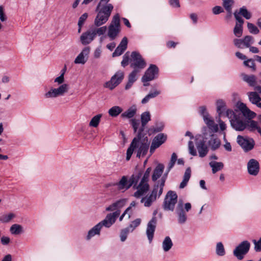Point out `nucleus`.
<instances>
[{
    "label": "nucleus",
    "mask_w": 261,
    "mask_h": 261,
    "mask_svg": "<svg viewBox=\"0 0 261 261\" xmlns=\"http://www.w3.org/2000/svg\"><path fill=\"white\" fill-rule=\"evenodd\" d=\"M160 93L159 91L155 90L153 92L149 93L146 96H145L142 100V103H146L150 98H153L159 95Z\"/></svg>",
    "instance_id": "nucleus-46"
},
{
    "label": "nucleus",
    "mask_w": 261,
    "mask_h": 261,
    "mask_svg": "<svg viewBox=\"0 0 261 261\" xmlns=\"http://www.w3.org/2000/svg\"><path fill=\"white\" fill-rule=\"evenodd\" d=\"M249 248L250 243L247 241H243L234 250L233 254L238 259L241 260L248 252Z\"/></svg>",
    "instance_id": "nucleus-9"
},
{
    "label": "nucleus",
    "mask_w": 261,
    "mask_h": 261,
    "mask_svg": "<svg viewBox=\"0 0 261 261\" xmlns=\"http://www.w3.org/2000/svg\"><path fill=\"white\" fill-rule=\"evenodd\" d=\"M89 53V48H85L77 56L74 60L75 64H84L87 60L88 55Z\"/></svg>",
    "instance_id": "nucleus-24"
},
{
    "label": "nucleus",
    "mask_w": 261,
    "mask_h": 261,
    "mask_svg": "<svg viewBox=\"0 0 261 261\" xmlns=\"http://www.w3.org/2000/svg\"><path fill=\"white\" fill-rule=\"evenodd\" d=\"M165 182V178H162L160 182L154 186L150 194L155 196L156 198L160 197L163 193Z\"/></svg>",
    "instance_id": "nucleus-21"
},
{
    "label": "nucleus",
    "mask_w": 261,
    "mask_h": 261,
    "mask_svg": "<svg viewBox=\"0 0 261 261\" xmlns=\"http://www.w3.org/2000/svg\"><path fill=\"white\" fill-rule=\"evenodd\" d=\"M208 144L212 149L215 150L220 147L221 141L218 138L212 136Z\"/></svg>",
    "instance_id": "nucleus-32"
},
{
    "label": "nucleus",
    "mask_w": 261,
    "mask_h": 261,
    "mask_svg": "<svg viewBox=\"0 0 261 261\" xmlns=\"http://www.w3.org/2000/svg\"><path fill=\"white\" fill-rule=\"evenodd\" d=\"M247 28L250 33L257 34L259 33V30L257 27L253 23L250 22L247 23Z\"/></svg>",
    "instance_id": "nucleus-48"
},
{
    "label": "nucleus",
    "mask_w": 261,
    "mask_h": 261,
    "mask_svg": "<svg viewBox=\"0 0 261 261\" xmlns=\"http://www.w3.org/2000/svg\"><path fill=\"white\" fill-rule=\"evenodd\" d=\"M120 214V211L109 214L107 215L105 219L99 223H101V227L104 226L106 227H109L115 222L117 217L119 216Z\"/></svg>",
    "instance_id": "nucleus-15"
},
{
    "label": "nucleus",
    "mask_w": 261,
    "mask_h": 261,
    "mask_svg": "<svg viewBox=\"0 0 261 261\" xmlns=\"http://www.w3.org/2000/svg\"><path fill=\"white\" fill-rule=\"evenodd\" d=\"M137 191L134 193L136 198H139L148 192L150 186L148 182L141 180L139 184L134 185Z\"/></svg>",
    "instance_id": "nucleus-10"
},
{
    "label": "nucleus",
    "mask_w": 261,
    "mask_h": 261,
    "mask_svg": "<svg viewBox=\"0 0 261 261\" xmlns=\"http://www.w3.org/2000/svg\"><path fill=\"white\" fill-rule=\"evenodd\" d=\"M240 13L247 19L251 18L250 13L245 8H241L240 9Z\"/></svg>",
    "instance_id": "nucleus-50"
},
{
    "label": "nucleus",
    "mask_w": 261,
    "mask_h": 261,
    "mask_svg": "<svg viewBox=\"0 0 261 261\" xmlns=\"http://www.w3.org/2000/svg\"><path fill=\"white\" fill-rule=\"evenodd\" d=\"M120 202L117 201L115 203H112L109 206L106 207V210L108 212L114 211H119V208H120Z\"/></svg>",
    "instance_id": "nucleus-44"
},
{
    "label": "nucleus",
    "mask_w": 261,
    "mask_h": 261,
    "mask_svg": "<svg viewBox=\"0 0 261 261\" xmlns=\"http://www.w3.org/2000/svg\"><path fill=\"white\" fill-rule=\"evenodd\" d=\"M244 64L245 66L251 68L252 70L255 71L256 70L255 64L253 60L251 59H247L244 61Z\"/></svg>",
    "instance_id": "nucleus-47"
},
{
    "label": "nucleus",
    "mask_w": 261,
    "mask_h": 261,
    "mask_svg": "<svg viewBox=\"0 0 261 261\" xmlns=\"http://www.w3.org/2000/svg\"><path fill=\"white\" fill-rule=\"evenodd\" d=\"M237 108L241 112L243 115L249 119L254 118L256 114L254 112L251 111L246 106V105L241 101H238L236 103Z\"/></svg>",
    "instance_id": "nucleus-14"
},
{
    "label": "nucleus",
    "mask_w": 261,
    "mask_h": 261,
    "mask_svg": "<svg viewBox=\"0 0 261 261\" xmlns=\"http://www.w3.org/2000/svg\"><path fill=\"white\" fill-rule=\"evenodd\" d=\"M167 139V136L164 134H159L155 137L151 143L150 151L153 152L155 149L163 144Z\"/></svg>",
    "instance_id": "nucleus-16"
},
{
    "label": "nucleus",
    "mask_w": 261,
    "mask_h": 261,
    "mask_svg": "<svg viewBox=\"0 0 261 261\" xmlns=\"http://www.w3.org/2000/svg\"><path fill=\"white\" fill-rule=\"evenodd\" d=\"M151 171V168L150 167L147 168L141 180L148 182Z\"/></svg>",
    "instance_id": "nucleus-52"
},
{
    "label": "nucleus",
    "mask_w": 261,
    "mask_h": 261,
    "mask_svg": "<svg viewBox=\"0 0 261 261\" xmlns=\"http://www.w3.org/2000/svg\"><path fill=\"white\" fill-rule=\"evenodd\" d=\"M150 120V115L149 112H145L143 113L141 115V121L142 127L140 129V133L144 130V127L146 124Z\"/></svg>",
    "instance_id": "nucleus-29"
},
{
    "label": "nucleus",
    "mask_w": 261,
    "mask_h": 261,
    "mask_svg": "<svg viewBox=\"0 0 261 261\" xmlns=\"http://www.w3.org/2000/svg\"><path fill=\"white\" fill-rule=\"evenodd\" d=\"M110 0H100L97 4L95 11L97 15L94 24L96 27L101 26L108 21L114 7L109 3Z\"/></svg>",
    "instance_id": "nucleus-1"
},
{
    "label": "nucleus",
    "mask_w": 261,
    "mask_h": 261,
    "mask_svg": "<svg viewBox=\"0 0 261 261\" xmlns=\"http://www.w3.org/2000/svg\"><path fill=\"white\" fill-rule=\"evenodd\" d=\"M156 199V198L155 196L150 194L149 195L142 197L141 201L144 203L145 206L148 207L150 206Z\"/></svg>",
    "instance_id": "nucleus-30"
},
{
    "label": "nucleus",
    "mask_w": 261,
    "mask_h": 261,
    "mask_svg": "<svg viewBox=\"0 0 261 261\" xmlns=\"http://www.w3.org/2000/svg\"><path fill=\"white\" fill-rule=\"evenodd\" d=\"M10 231L12 234H17L22 231V228L18 224H13L10 227Z\"/></svg>",
    "instance_id": "nucleus-43"
},
{
    "label": "nucleus",
    "mask_w": 261,
    "mask_h": 261,
    "mask_svg": "<svg viewBox=\"0 0 261 261\" xmlns=\"http://www.w3.org/2000/svg\"><path fill=\"white\" fill-rule=\"evenodd\" d=\"M123 109L118 106L112 107L109 110L108 113L112 117H116L122 113Z\"/></svg>",
    "instance_id": "nucleus-28"
},
{
    "label": "nucleus",
    "mask_w": 261,
    "mask_h": 261,
    "mask_svg": "<svg viewBox=\"0 0 261 261\" xmlns=\"http://www.w3.org/2000/svg\"><path fill=\"white\" fill-rule=\"evenodd\" d=\"M141 174V173H139L138 177L133 175L129 179L125 176H122L117 184L118 188L121 190H126L133 185H136L138 182V178Z\"/></svg>",
    "instance_id": "nucleus-7"
},
{
    "label": "nucleus",
    "mask_w": 261,
    "mask_h": 261,
    "mask_svg": "<svg viewBox=\"0 0 261 261\" xmlns=\"http://www.w3.org/2000/svg\"><path fill=\"white\" fill-rule=\"evenodd\" d=\"M1 242L3 245H7L10 242V238L8 237H3L1 238Z\"/></svg>",
    "instance_id": "nucleus-63"
},
{
    "label": "nucleus",
    "mask_w": 261,
    "mask_h": 261,
    "mask_svg": "<svg viewBox=\"0 0 261 261\" xmlns=\"http://www.w3.org/2000/svg\"><path fill=\"white\" fill-rule=\"evenodd\" d=\"M137 113V108L135 105H133L128 108L125 111L122 112L120 115L121 119L123 120L134 119Z\"/></svg>",
    "instance_id": "nucleus-18"
},
{
    "label": "nucleus",
    "mask_w": 261,
    "mask_h": 261,
    "mask_svg": "<svg viewBox=\"0 0 261 261\" xmlns=\"http://www.w3.org/2000/svg\"><path fill=\"white\" fill-rule=\"evenodd\" d=\"M95 36V33L92 32H87L82 34L81 37V40L83 44H87L89 43Z\"/></svg>",
    "instance_id": "nucleus-27"
},
{
    "label": "nucleus",
    "mask_w": 261,
    "mask_h": 261,
    "mask_svg": "<svg viewBox=\"0 0 261 261\" xmlns=\"http://www.w3.org/2000/svg\"><path fill=\"white\" fill-rule=\"evenodd\" d=\"M195 145H196L197 147L200 157H203L207 154V148L205 146L204 143L201 141H198L197 139H195V142H193V141H190L189 142V149L191 154L194 156H195L197 154Z\"/></svg>",
    "instance_id": "nucleus-4"
},
{
    "label": "nucleus",
    "mask_w": 261,
    "mask_h": 261,
    "mask_svg": "<svg viewBox=\"0 0 261 261\" xmlns=\"http://www.w3.org/2000/svg\"><path fill=\"white\" fill-rule=\"evenodd\" d=\"M131 57L133 62L136 64H142L143 65L145 64V63L142 60L141 56L138 53L136 52H133L132 53Z\"/></svg>",
    "instance_id": "nucleus-37"
},
{
    "label": "nucleus",
    "mask_w": 261,
    "mask_h": 261,
    "mask_svg": "<svg viewBox=\"0 0 261 261\" xmlns=\"http://www.w3.org/2000/svg\"><path fill=\"white\" fill-rule=\"evenodd\" d=\"M208 128L214 132H217L218 131V124H215L214 121L212 122V124L208 126Z\"/></svg>",
    "instance_id": "nucleus-60"
},
{
    "label": "nucleus",
    "mask_w": 261,
    "mask_h": 261,
    "mask_svg": "<svg viewBox=\"0 0 261 261\" xmlns=\"http://www.w3.org/2000/svg\"><path fill=\"white\" fill-rule=\"evenodd\" d=\"M233 14L235 18L237 20V22H236V24H243L244 21L243 19L241 17V16L239 15V13L235 12Z\"/></svg>",
    "instance_id": "nucleus-56"
},
{
    "label": "nucleus",
    "mask_w": 261,
    "mask_h": 261,
    "mask_svg": "<svg viewBox=\"0 0 261 261\" xmlns=\"http://www.w3.org/2000/svg\"><path fill=\"white\" fill-rule=\"evenodd\" d=\"M130 58L128 56H124L123 60L121 62V64L123 66H125L126 65H128L129 62H130Z\"/></svg>",
    "instance_id": "nucleus-59"
},
{
    "label": "nucleus",
    "mask_w": 261,
    "mask_h": 261,
    "mask_svg": "<svg viewBox=\"0 0 261 261\" xmlns=\"http://www.w3.org/2000/svg\"><path fill=\"white\" fill-rule=\"evenodd\" d=\"M237 142L246 151L252 149L254 146V141L252 139L240 135L237 137Z\"/></svg>",
    "instance_id": "nucleus-11"
},
{
    "label": "nucleus",
    "mask_w": 261,
    "mask_h": 261,
    "mask_svg": "<svg viewBox=\"0 0 261 261\" xmlns=\"http://www.w3.org/2000/svg\"><path fill=\"white\" fill-rule=\"evenodd\" d=\"M156 218L155 217H153L147 224L146 234L150 242H151L153 239L156 227Z\"/></svg>",
    "instance_id": "nucleus-19"
},
{
    "label": "nucleus",
    "mask_w": 261,
    "mask_h": 261,
    "mask_svg": "<svg viewBox=\"0 0 261 261\" xmlns=\"http://www.w3.org/2000/svg\"><path fill=\"white\" fill-rule=\"evenodd\" d=\"M172 242L169 237H166L163 242V247L165 251H168L172 246Z\"/></svg>",
    "instance_id": "nucleus-41"
},
{
    "label": "nucleus",
    "mask_w": 261,
    "mask_h": 261,
    "mask_svg": "<svg viewBox=\"0 0 261 261\" xmlns=\"http://www.w3.org/2000/svg\"><path fill=\"white\" fill-rule=\"evenodd\" d=\"M253 39L252 36H245L242 39H235L233 40V43L238 48H241L243 45L246 47H249L250 45L253 43Z\"/></svg>",
    "instance_id": "nucleus-17"
},
{
    "label": "nucleus",
    "mask_w": 261,
    "mask_h": 261,
    "mask_svg": "<svg viewBox=\"0 0 261 261\" xmlns=\"http://www.w3.org/2000/svg\"><path fill=\"white\" fill-rule=\"evenodd\" d=\"M101 117V114H98L94 116L90 120L89 122V126L93 127H97L99 125Z\"/></svg>",
    "instance_id": "nucleus-38"
},
{
    "label": "nucleus",
    "mask_w": 261,
    "mask_h": 261,
    "mask_svg": "<svg viewBox=\"0 0 261 261\" xmlns=\"http://www.w3.org/2000/svg\"><path fill=\"white\" fill-rule=\"evenodd\" d=\"M14 217V215L12 213H10L5 216V217L4 218V221L5 222H8L9 221H10Z\"/></svg>",
    "instance_id": "nucleus-61"
},
{
    "label": "nucleus",
    "mask_w": 261,
    "mask_h": 261,
    "mask_svg": "<svg viewBox=\"0 0 261 261\" xmlns=\"http://www.w3.org/2000/svg\"><path fill=\"white\" fill-rule=\"evenodd\" d=\"M223 1V6L228 12V17L231 16V9L234 3V0H222Z\"/></svg>",
    "instance_id": "nucleus-31"
},
{
    "label": "nucleus",
    "mask_w": 261,
    "mask_h": 261,
    "mask_svg": "<svg viewBox=\"0 0 261 261\" xmlns=\"http://www.w3.org/2000/svg\"><path fill=\"white\" fill-rule=\"evenodd\" d=\"M176 155L175 153L172 154L170 161V168L172 167L176 160Z\"/></svg>",
    "instance_id": "nucleus-62"
},
{
    "label": "nucleus",
    "mask_w": 261,
    "mask_h": 261,
    "mask_svg": "<svg viewBox=\"0 0 261 261\" xmlns=\"http://www.w3.org/2000/svg\"><path fill=\"white\" fill-rule=\"evenodd\" d=\"M137 73V71L134 70L133 71L129 76L128 83L126 86L125 89H128L131 86L132 84L136 80V75Z\"/></svg>",
    "instance_id": "nucleus-45"
},
{
    "label": "nucleus",
    "mask_w": 261,
    "mask_h": 261,
    "mask_svg": "<svg viewBox=\"0 0 261 261\" xmlns=\"http://www.w3.org/2000/svg\"><path fill=\"white\" fill-rule=\"evenodd\" d=\"M247 169L248 173L252 175H256L259 170V165L258 162L254 160H250L247 164Z\"/></svg>",
    "instance_id": "nucleus-20"
},
{
    "label": "nucleus",
    "mask_w": 261,
    "mask_h": 261,
    "mask_svg": "<svg viewBox=\"0 0 261 261\" xmlns=\"http://www.w3.org/2000/svg\"><path fill=\"white\" fill-rule=\"evenodd\" d=\"M127 43L128 41L127 38L125 37L123 38L119 45L117 46L115 51L113 53V56L116 57L121 55L126 49Z\"/></svg>",
    "instance_id": "nucleus-23"
},
{
    "label": "nucleus",
    "mask_w": 261,
    "mask_h": 261,
    "mask_svg": "<svg viewBox=\"0 0 261 261\" xmlns=\"http://www.w3.org/2000/svg\"><path fill=\"white\" fill-rule=\"evenodd\" d=\"M216 252L219 255H223L225 253L224 248L222 243L219 242L217 244Z\"/></svg>",
    "instance_id": "nucleus-49"
},
{
    "label": "nucleus",
    "mask_w": 261,
    "mask_h": 261,
    "mask_svg": "<svg viewBox=\"0 0 261 261\" xmlns=\"http://www.w3.org/2000/svg\"><path fill=\"white\" fill-rule=\"evenodd\" d=\"M164 169V166L161 164H159L153 170L151 178L153 181H155L162 175Z\"/></svg>",
    "instance_id": "nucleus-25"
},
{
    "label": "nucleus",
    "mask_w": 261,
    "mask_h": 261,
    "mask_svg": "<svg viewBox=\"0 0 261 261\" xmlns=\"http://www.w3.org/2000/svg\"><path fill=\"white\" fill-rule=\"evenodd\" d=\"M191 174V169L189 168H188L186 169L184 175L183 180L180 184L179 188L180 189H182L186 186L188 181L190 178Z\"/></svg>",
    "instance_id": "nucleus-35"
},
{
    "label": "nucleus",
    "mask_w": 261,
    "mask_h": 261,
    "mask_svg": "<svg viewBox=\"0 0 261 261\" xmlns=\"http://www.w3.org/2000/svg\"><path fill=\"white\" fill-rule=\"evenodd\" d=\"M178 196L173 191H168L164 199L163 207L166 211H173L175 205L177 202Z\"/></svg>",
    "instance_id": "nucleus-5"
},
{
    "label": "nucleus",
    "mask_w": 261,
    "mask_h": 261,
    "mask_svg": "<svg viewBox=\"0 0 261 261\" xmlns=\"http://www.w3.org/2000/svg\"><path fill=\"white\" fill-rule=\"evenodd\" d=\"M88 17L87 13H84L79 18L78 25H83Z\"/></svg>",
    "instance_id": "nucleus-55"
},
{
    "label": "nucleus",
    "mask_w": 261,
    "mask_h": 261,
    "mask_svg": "<svg viewBox=\"0 0 261 261\" xmlns=\"http://www.w3.org/2000/svg\"><path fill=\"white\" fill-rule=\"evenodd\" d=\"M130 123L133 126L134 131L135 133H136L138 129H139L140 126V121L139 120L136 119H132L130 120Z\"/></svg>",
    "instance_id": "nucleus-51"
},
{
    "label": "nucleus",
    "mask_w": 261,
    "mask_h": 261,
    "mask_svg": "<svg viewBox=\"0 0 261 261\" xmlns=\"http://www.w3.org/2000/svg\"><path fill=\"white\" fill-rule=\"evenodd\" d=\"M253 243L254 245V249L256 251H261V238L258 240H253Z\"/></svg>",
    "instance_id": "nucleus-54"
},
{
    "label": "nucleus",
    "mask_w": 261,
    "mask_h": 261,
    "mask_svg": "<svg viewBox=\"0 0 261 261\" xmlns=\"http://www.w3.org/2000/svg\"><path fill=\"white\" fill-rule=\"evenodd\" d=\"M158 73V69L154 65H151L146 71L144 75L142 78V81L144 83V86H147L148 84H145L149 81L152 80Z\"/></svg>",
    "instance_id": "nucleus-12"
},
{
    "label": "nucleus",
    "mask_w": 261,
    "mask_h": 261,
    "mask_svg": "<svg viewBox=\"0 0 261 261\" xmlns=\"http://www.w3.org/2000/svg\"><path fill=\"white\" fill-rule=\"evenodd\" d=\"M209 165L212 169L213 173H215L221 170L224 167L223 164L222 162H217L215 161L211 162Z\"/></svg>",
    "instance_id": "nucleus-36"
},
{
    "label": "nucleus",
    "mask_w": 261,
    "mask_h": 261,
    "mask_svg": "<svg viewBox=\"0 0 261 261\" xmlns=\"http://www.w3.org/2000/svg\"><path fill=\"white\" fill-rule=\"evenodd\" d=\"M101 227V223H98L97 224H96L94 227H93L89 231L87 237V239H90L94 236L96 234H99Z\"/></svg>",
    "instance_id": "nucleus-34"
},
{
    "label": "nucleus",
    "mask_w": 261,
    "mask_h": 261,
    "mask_svg": "<svg viewBox=\"0 0 261 261\" xmlns=\"http://www.w3.org/2000/svg\"><path fill=\"white\" fill-rule=\"evenodd\" d=\"M250 102L261 108V97L256 92H249L247 93Z\"/></svg>",
    "instance_id": "nucleus-22"
},
{
    "label": "nucleus",
    "mask_w": 261,
    "mask_h": 261,
    "mask_svg": "<svg viewBox=\"0 0 261 261\" xmlns=\"http://www.w3.org/2000/svg\"><path fill=\"white\" fill-rule=\"evenodd\" d=\"M120 32V19L118 14H115L108 27V36L114 39Z\"/></svg>",
    "instance_id": "nucleus-6"
},
{
    "label": "nucleus",
    "mask_w": 261,
    "mask_h": 261,
    "mask_svg": "<svg viewBox=\"0 0 261 261\" xmlns=\"http://www.w3.org/2000/svg\"><path fill=\"white\" fill-rule=\"evenodd\" d=\"M248 126L249 129L251 131L256 129L261 135V129L256 121L254 120L248 121Z\"/></svg>",
    "instance_id": "nucleus-40"
},
{
    "label": "nucleus",
    "mask_w": 261,
    "mask_h": 261,
    "mask_svg": "<svg viewBox=\"0 0 261 261\" xmlns=\"http://www.w3.org/2000/svg\"><path fill=\"white\" fill-rule=\"evenodd\" d=\"M233 33L237 37H241L243 35V24H236L233 29Z\"/></svg>",
    "instance_id": "nucleus-42"
},
{
    "label": "nucleus",
    "mask_w": 261,
    "mask_h": 261,
    "mask_svg": "<svg viewBox=\"0 0 261 261\" xmlns=\"http://www.w3.org/2000/svg\"><path fill=\"white\" fill-rule=\"evenodd\" d=\"M176 213L178 215V220L180 223H184L186 220V216L184 213L183 211V202L182 200H179L177 207Z\"/></svg>",
    "instance_id": "nucleus-26"
},
{
    "label": "nucleus",
    "mask_w": 261,
    "mask_h": 261,
    "mask_svg": "<svg viewBox=\"0 0 261 261\" xmlns=\"http://www.w3.org/2000/svg\"><path fill=\"white\" fill-rule=\"evenodd\" d=\"M123 77L124 74L122 72H116L110 81L105 83L104 87L111 90L114 89L122 82Z\"/></svg>",
    "instance_id": "nucleus-8"
},
{
    "label": "nucleus",
    "mask_w": 261,
    "mask_h": 261,
    "mask_svg": "<svg viewBox=\"0 0 261 261\" xmlns=\"http://www.w3.org/2000/svg\"><path fill=\"white\" fill-rule=\"evenodd\" d=\"M64 77L63 75H61L55 80V82L57 83L58 84H61L64 82Z\"/></svg>",
    "instance_id": "nucleus-64"
},
{
    "label": "nucleus",
    "mask_w": 261,
    "mask_h": 261,
    "mask_svg": "<svg viewBox=\"0 0 261 261\" xmlns=\"http://www.w3.org/2000/svg\"><path fill=\"white\" fill-rule=\"evenodd\" d=\"M217 112L219 115H221L224 111L226 108L225 102L221 99H218L216 101Z\"/></svg>",
    "instance_id": "nucleus-39"
},
{
    "label": "nucleus",
    "mask_w": 261,
    "mask_h": 261,
    "mask_svg": "<svg viewBox=\"0 0 261 261\" xmlns=\"http://www.w3.org/2000/svg\"><path fill=\"white\" fill-rule=\"evenodd\" d=\"M226 115L229 119L232 127L237 131H243L247 126V124L232 110H227Z\"/></svg>",
    "instance_id": "nucleus-3"
},
{
    "label": "nucleus",
    "mask_w": 261,
    "mask_h": 261,
    "mask_svg": "<svg viewBox=\"0 0 261 261\" xmlns=\"http://www.w3.org/2000/svg\"><path fill=\"white\" fill-rule=\"evenodd\" d=\"M107 29L108 28L106 26H102L98 28L96 31H92V32L95 33V35L100 36L104 34L107 31Z\"/></svg>",
    "instance_id": "nucleus-53"
},
{
    "label": "nucleus",
    "mask_w": 261,
    "mask_h": 261,
    "mask_svg": "<svg viewBox=\"0 0 261 261\" xmlns=\"http://www.w3.org/2000/svg\"><path fill=\"white\" fill-rule=\"evenodd\" d=\"M243 79L250 86L253 87L256 84V79L255 75H248L245 74L242 75Z\"/></svg>",
    "instance_id": "nucleus-33"
},
{
    "label": "nucleus",
    "mask_w": 261,
    "mask_h": 261,
    "mask_svg": "<svg viewBox=\"0 0 261 261\" xmlns=\"http://www.w3.org/2000/svg\"><path fill=\"white\" fill-rule=\"evenodd\" d=\"M68 89V85L64 84L58 88L51 89L45 94V96L47 98H51L55 97L59 95H62L67 91Z\"/></svg>",
    "instance_id": "nucleus-13"
},
{
    "label": "nucleus",
    "mask_w": 261,
    "mask_h": 261,
    "mask_svg": "<svg viewBox=\"0 0 261 261\" xmlns=\"http://www.w3.org/2000/svg\"><path fill=\"white\" fill-rule=\"evenodd\" d=\"M141 135L139 134L137 137L135 138L129 147L128 148L126 152L127 161L129 160L133 153L135 148H138L137 156L140 158L141 156L145 155L148 150L149 142L147 139H144L143 141L141 140Z\"/></svg>",
    "instance_id": "nucleus-2"
},
{
    "label": "nucleus",
    "mask_w": 261,
    "mask_h": 261,
    "mask_svg": "<svg viewBox=\"0 0 261 261\" xmlns=\"http://www.w3.org/2000/svg\"><path fill=\"white\" fill-rule=\"evenodd\" d=\"M223 12V9L219 6H216L213 8V13L214 14H218Z\"/></svg>",
    "instance_id": "nucleus-57"
},
{
    "label": "nucleus",
    "mask_w": 261,
    "mask_h": 261,
    "mask_svg": "<svg viewBox=\"0 0 261 261\" xmlns=\"http://www.w3.org/2000/svg\"><path fill=\"white\" fill-rule=\"evenodd\" d=\"M204 121L208 127L211 125L212 124V122L214 121L208 114L204 116Z\"/></svg>",
    "instance_id": "nucleus-58"
}]
</instances>
